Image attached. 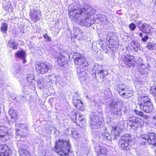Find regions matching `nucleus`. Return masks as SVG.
Listing matches in <instances>:
<instances>
[{"instance_id":"f257e3e1","label":"nucleus","mask_w":156,"mask_h":156,"mask_svg":"<svg viewBox=\"0 0 156 156\" xmlns=\"http://www.w3.org/2000/svg\"><path fill=\"white\" fill-rule=\"evenodd\" d=\"M76 57L74 60L75 65L79 66L77 68V74L80 82L85 80L87 77V75L83 68L87 67L88 63L85 58L80 54L77 53Z\"/></svg>"},{"instance_id":"f03ea898","label":"nucleus","mask_w":156,"mask_h":156,"mask_svg":"<svg viewBox=\"0 0 156 156\" xmlns=\"http://www.w3.org/2000/svg\"><path fill=\"white\" fill-rule=\"evenodd\" d=\"M71 145L69 140L59 139L56 140L54 151L59 156H67L71 153Z\"/></svg>"},{"instance_id":"7ed1b4c3","label":"nucleus","mask_w":156,"mask_h":156,"mask_svg":"<svg viewBox=\"0 0 156 156\" xmlns=\"http://www.w3.org/2000/svg\"><path fill=\"white\" fill-rule=\"evenodd\" d=\"M134 111L136 115L142 118L141 119L140 118L134 116H131L129 118V121L131 123L130 126L132 128L136 129L143 126L144 121L142 119L147 120L149 117L148 115L145 114L142 111H139L136 109H135Z\"/></svg>"},{"instance_id":"20e7f679","label":"nucleus","mask_w":156,"mask_h":156,"mask_svg":"<svg viewBox=\"0 0 156 156\" xmlns=\"http://www.w3.org/2000/svg\"><path fill=\"white\" fill-rule=\"evenodd\" d=\"M137 105L140 110L146 113L151 112L153 109V105L151 99L147 95H142L138 97Z\"/></svg>"},{"instance_id":"39448f33","label":"nucleus","mask_w":156,"mask_h":156,"mask_svg":"<svg viewBox=\"0 0 156 156\" xmlns=\"http://www.w3.org/2000/svg\"><path fill=\"white\" fill-rule=\"evenodd\" d=\"M139 141L141 145L147 143L149 145L156 147V133L148 132L142 134L140 136Z\"/></svg>"},{"instance_id":"423d86ee","label":"nucleus","mask_w":156,"mask_h":156,"mask_svg":"<svg viewBox=\"0 0 156 156\" xmlns=\"http://www.w3.org/2000/svg\"><path fill=\"white\" fill-rule=\"evenodd\" d=\"M34 66L36 73L39 74H45L53 68L51 63L43 61L35 62Z\"/></svg>"},{"instance_id":"0eeeda50","label":"nucleus","mask_w":156,"mask_h":156,"mask_svg":"<svg viewBox=\"0 0 156 156\" xmlns=\"http://www.w3.org/2000/svg\"><path fill=\"white\" fill-rule=\"evenodd\" d=\"M72 121L81 128L84 126L86 124V119L83 115L76 112H72L70 115Z\"/></svg>"},{"instance_id":"6e6552de","label":"nucleus","mask_w":156,"mask_h":156,"mask_svg":"<svg viewBox=\"0 0 156 156\" xmlns=\"http://www.w3.org/2000/svg\"><path fill=\"white\" fill-rule=\"evenodd\" d=\"M132 140L128 134H125L122 136L119 142V146L123 150H127L129 148V143L132 142Z\"/></svg>"},{"instance_id":"1a4fd4ad","label":"nucleus","mask_w":156,"mask_h":156,"mask_svg":"<svg viewBox=\"0 0 156 156\" xmlns=\"http://www.w3.org/2000/svg\"><path fill=\"white\" fill-rule=\"evenodd\" d=\"M122 60L126 67L128 68H134L136 63V59L134 56L129 54L124 55Z\"/></svg>"},{"instance_id":"9d476101","label":"nucleus","mask_w":156,"mask_h":156,"mask_svg":"<svg viewBox=\"0 0 156 156\" xmlns=\"http://www.w3.org/2000/svg\"><path fill=\"white\" fill-rule=\"evenodd\" d=\"M86 12V9L85 8L77 7L69 11V15L70 18L76 19Z\"/></svg>"},{"instance_id":"9b49d317","label":"nucleus","mask_w":156,"mask_h":156,"mask_svg":"<svg viewBox=\"0 0 156 156\" xmlns=\"http://www.w3.org/2000/svg\"><path fill=\"white\" fill-rule=\"evenodd\" d=\"M137 26L139 29L144 33L150 34L152 32V27L146 23H143L141 21H139L137 23Z\"/></svg>"},{"instance_id":"f8f14e48","label":"nucleus","mask_w":156,"mask_h":156,"mask_svg":"<svg viewBox=\"0 0 156 156\" xmlns=\"http://www.w3.org/2000/svg\"><path fill=\"white\" fill-rule=\"evenodd\" d=\"M10 134L3 126H0V141L4 142L9 139Z\"/></svg>"},{"instance_id":"ddd939ff","label":"nucleus","mask_w":156,"mask_h":156,"mask_svg":"<svg viewBox=\"0 0 156 156\" xmlns=\"http://www.w3.org/2000/svg\"><path fill=\"white\" fill-rule=\"evenodd\" d=\"M12 151L6 144H0V156H10Z\"/></svg>"},{"instance_id":"4468645a","label":"nucleus","mask_w":156,"mask_h":156,"mask_svg":"<svg viewBox=\"0 0 156 156\" xmlns=\"http://www.w3.org/2000/svg\"><path fill=\"white\" fill-rule=\"evenodd\" d=\"M41 15V12L37 10L34 9L31 10L29 12L30 18L32 21L35 23H37L38 21L40 20Z\"/></svg>"},{"instance_id":"2eb2a0df","label":"nucleus","mask_w":156,"mask_h":156,"mask_svg":"<svg viewBox=\"0 0 156 156\" xmlns=\"http://www.w3.org/2000/svg\"><path fill=\"white\" fill-rule=\"evenodd\" d=\"M108 74V71L104 69H101L99 70H95V74L96 80H98L99 79L102 80Z\"/></svg>"},{"instance_id":"dca6fc26","label":"nucleus","mask_w":156,"mask_h":156,"mask_svg":"<svg viewBox=\"0 0 156 156\" xmlns=\"http://www.w3.org/2000/svg\"><path fill=\"white\" fill-rule=\"evenodd\" d=\"M72 103L75 107L79 110L84 111V106L83 102L80 100L74 98L73 99Z\"/></svg>"},{"instance_id":"f3484780","label":"nucleus","mask_w":156,"mask_h":156,"mask_svg":"<svg viewBox=\"0 0 156 156\" xmlns=\"http://www.w3.org/2000/svg\"><path fill=\"white\" fill-rule=\"evenodd\" d=\"M122 130V128H121L120 126L117 125L116 126H112L111 130L112 134L114 135L116 137L119 136Z\"/></svg>"},{"instance_id":"a211bd4d","label":"nucleus","mask_w":156,"mask_h":156,"mask_svg":"<svg viewBox=\"0 0 156 156\" xmlns=\"http://www.w3.org/2000/svg\"><path fill=\"white\" fill-rule=\"evenodd\" d=\"M133 92L130 88H127L121 96L123 98H127L133 95Z\"/></svg>"},{"instance_id":"6ab92c4d","label":"nucleus","mask_w":156,"mask_h":156,"mask_svg":"<svg viewBox=\"0 0 156 156\" xmlns=\"http://www.w3.org/2000/svg\"><path fill=\"white\" fill-rule=\"evenodd\" d=\"M130 47L131 49L134 51H137L139 49L140 45L138 41L133 40L130 42Z\"/></svg>"},{"instance_id":"aec40b11","label":"nucleus","mask_w":156,"mask_h":156,"mask_svg":"<svg viewBox=\"0 0 156 156\" xmlns=\"http://www.w3.org/2000/svg\"><path fill=\"white\" fill-rule=\"evenodd\" d=\"M9 114L11 118L13 119L15 122H16L19 118L18 115L15 111L13 109H10Z\"/></svg>"},{"instance_id":"412c9836","label":"nucleus","mask_w":156,"mask_h":156,"mask_svg":"<svg viewBox=\"0 0 156 156\" xmlns=\"http://www.w3.org/2000/svg\"><path fill=\"white\" fill-rule=\"evenodd\" d=\"M18 44L16 43L15 41H12L11 40H9L8 43L7 45L10 48H12V50H16L18 49Z\"/></svg>"},{"instance_id":"4be33fe9","label":"nucleus","mask_w":156,"mask_h":156,"mask_svg":"<svg viewBox=\"0 0 156 156\" xmlns=\"http://www.w3.org/2000/svg\"><path fill=\"white\" fill-rule=\"evenodd\" d=\"M19 152L20 156H31L30 152L26 149L20 148Z\"/></svg>"},{"instance_id":"5701e85b","label":"nucleus","mask_w":156,"mask_h":156,"mask_svg":"<svg viewBox=\"0 0 156 156\" xmlns=\"http://www.w3.org/2000/svg\"><path fill=\"white\" fill-rule=\"evenodd\" d=\"M127 88L125 84L122 83L120 84L118 86L117 90L119 95H121Z\"/></svg>"},{"instance_id":"b1692460","label":"nucleus","mask_w":156,"mask_h":156,"mask_svg":"<svg viewBox=\"0 0 156 156\" xmlns=\"http://www.w3.org/2000/svg\"><path fill=\"white\" fill-rule=\"evenodd\" d=\"M25 52L24 51L22 50L16 52L14 54V56L16 58H25Z\"/></svg>"},{"instance_id":"393cba45","label":"nucleus","mask_w":156,"mask_h":156,"mask_svg":"<svg viewBox=\"0 0 156 156\" xmlns=\"http://www.w3.org/2000/svg\"><path fill=\"white\" fill-rule=\"evenodd\" d=\"M107 149L105 147H102L97 152V154L99 156H107Z\"/></svg>"},{"instance_id":"a878e982","label":"nucleus","mask_w":156,"mask_h":156,"mask_svg":"<svg viewBox=\"0 0 156 156\" xmlns=\"http://www.w3.org/2000/svg\"><path fill=\"white\" fill-rule=\"evenodd\" d=\"M57 61L58 64L61 66H64L68 62L67 59L64 57L59 58Z\"/></svg>"},{"instance_id":"bb28decb","label":"nucleus","mask_w":156,"mask_h":156,"mask_svg":"<svg viewBox=\"0 0 156 156\" xmlns=\"http://www.w3.org/2000/svg\"><path fill=\"white\" fill-rule=\"evenodd\" d=\"M8 29V25L7 23H4L2 24L0 28L1 31L3 33H6Z\"/></svg>"},{"instance_id":"cd10ccee","label":"nucleus","mask_w":156,"mask_h":156,"mask_svg":"<svg viewBox=\"0 0 156 156\" xmlns=\"http://www.w3.org/2000/svg\"><path fill=\"white\" fill-rule=\"evenodd\" d=\"M71 134L74 138H77L79 137V134L75 128H73L72 130Z\"/></svg>"},{"instance_id":"c85d7f7f","label":"nucleus","mask_w":156,"mask_h":156,"mask_svg":"<svg viewBox=\"0 0 156 156\" xmlns=\"http://www.w3.org/2000/svg\"><path fill=\"white\" fill-rule=\"evenodd\" d=\"M150 92L152 95L156 97V87L151 86L150 89Z\"/></svg>"},{"instance_id":"c756f323","label":"nucleus","mask_w":156,"mask_h":156,"mask_svg":"<svg viewBox=\"0 0 156 156\" xmlns=\"http://www.w3.org/2000/svg\"><path fill=\"white\" fill-rule=\"evenodd\" d=\"M146 67L145 66L141 65L139 68V71L142 74H144Z\"/></svg>"},{"instance_id":"7c9ffc66","label":"nucleus","mask_w":156,"mask_h":156,"mask_svg":"<svg viewBox=\"0 0 156 156\" xmlns=\"http://www.w3.org/2000/svg\"><path fill=\"white\" fill-rule=\"evenodd\" d=\"M136 25L133 23H131L129 25V29L132 31L135 30L136 28Z\"/></svg>"},{"instance_id":"2f4dec72","label":"nucleus","mask_w":156,"mask_h":156,"mask_svg":"<svg viewBox=\"0 0 156 156\" xmlns=\"http://www.w3.org/2000/svg\"><path fill=\"white\" fill-rule=\"evenodd\" d=\"M43 37L47 41L49 42L51 41V37L48 36L47 34H44L43 35Z\"/></svg>"},{"instance_id":"473e14b6","label":"nucleus","mask_w":156,"mask_h":156,"mask_svg":"<svg viewBox=\"0 0 156 156\" xmlns=\"http://www.w3.org/2000/svg\"><path fill=\"white\" fill-rule=\"evenodd\" d=\"M146 47L148 49L150 50H152L154 49L153 45L150 42L148 43V44L146 46Z\"/></svg>"},{"instance_id":"72a5a7b5","label":"nucleus","mask_w":156,"mask_h":156,"mask_svg":"<svg viewBox=\"0 0 156 156\" xmlns=\"http://www.w3.org/2000/svg\"><path fill=\"white\" fill-rule=\"evenodd\" d=\"M148 39V37L147 35H146L144 37L141 38V40L142 41L146 42L147 40Z\"/></svg>"},{"instance_id":"f704fd0d","label":"nucleus","mask_w":156,"mask_h":156,"mask_svg":"<svg viewBox=\"0 0 156 156\" xmlns=\"http://www.w3.org/2000/svg\"><path fill=\"white\" fill-rule=\"evenodd\" d=\"M74 30H76V31H78V32L81 31L80 33H82V32L80 30L78 27H75V28L74 29Z\"/></svg>"},{"instance_id":"c9c22d12","label":"nucleus","mask_w":156,"mask_h":156,"mask_svg":"<svg viewBox=\"0 0 156 156\" xmlns=\"http://www.w3.org/2000/svg\"><path fill=\"white\" fill-rule=\"evenodd\" d=\"M139 35L140 37H143V33H139Z\"/></svg>"},{"instance_id":"e433bc0d","label":"nucleus","mask_w":156,"mask_h":156,"mask_svg":"<svg viewBox=\"0 0 156 156\" xmlns=\"http://www.w3.org/2000/svg\"><path fill=\"white\" fill-rule=\"evenodd\" d=\"M152 1L153 2H154V5L155 6H156V0H154H154H152Z\"/></svg>"},{"instance_id":"4c0bfd02","label":"nucleus","mask_w":156,"mask_h":156,"mask_svg":"<svg viewBox=\"0 0 156 156\" xmlns=\"http://www.w3.org/2000/svg\"><path fill=\"white\" fill-rule=\"evenodd\" d=\"M152 119H154V120H156V115H154V116H153L152 117Z\"/></svg>"},{"instance_id":"58836bf2","label":"nucleus","mask_w":156,"mask_h":156,"mask_svg":"<svg viewBox=\"0 0 156 156\" xmlns=\"http://www.w3.org/2000/svg\"><path fill=\"white\" fill-rule=\"evenodd\" d=\"M73 37H74L75 38H76L78 37L77 34H74Z\"/></svg>"},{"instance_id":"ea45409f","label":"nucleus","mask_w":156,"mask_h":156,"mask_svg":"<svg viewBox=\"0 0 156 156\" xmlns=\"http://www.w3.org/2000/svg\"><path fill=\"white\" fill-rule=\"evenodd\" d=\"M23 62L24 63H26V60L25 59V58H23Z\"/></svg>"},{"instance_id":"a19ab883","label":"nucleus","mask_w":156,"mask_h":156,"mask_svg":"<svg viewBox=\"0 0 156 156\" xmlns=\"http://www.w3.org/2000/svg\"><path fill=\"white\" fill-rule=\"evenodd\" d=\"M16 132H18V131H20V130L18 129H16Z\"/></svg>"}]
</instances>
